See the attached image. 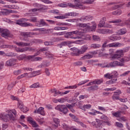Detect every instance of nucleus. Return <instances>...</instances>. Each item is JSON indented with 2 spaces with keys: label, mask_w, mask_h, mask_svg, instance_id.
<instances>
[{
  "label": "nucleus",
  "mask_w": 130,
  "mask_h": 130,
  "mask_svg": "<svg viewBox=\"0 0 130 130\" xmlns=\"http://www.w3.org/2000/svg\"><path fill=\"white\" fill-rule=\"evenodd\" d=\"M17 115V112L15 110H11L0 114V118L2 120L5 122H9V121H15L16 120V116Z\"/></svg>",
  "instance_id": "f257e3e1"
},
{
  "label": "nucleus",
  "mask_w": 130,
  "mask_h": 130,
  "mask_svg": "<svg viewBox=\"0 0 130 130\" xmlns=\"http://www.w3.org/2000/svg\"><path fill=\"white\" fill-rule=\"evenodd\" d=\"M92 26H90L89 23H78L77 26L78 27H80L81 28H86L90 30V31H94L96 28H97L96 23L95 22H91Z\"/></svg>",
  "instance_id": "f03ea898"
},
{
  "label": "nucleus",
  "mask_w": 130,
  "mask_h": 130,
  "mask_svg": "<svg viewBox=\"0 0 130 130\" xmlns=\"http://www.w3.org/2000/svg\"><path fill=\"white\" fill-rule=\"evenodd\" d=\"M129 48L130 47H128L123 49V50H119L116 51V53L117 54H114L112 56V58H120V57L123 56V53H125V52H128Z\"/></svg>",
  "instance_id": "7ed1b4c3"
},
{
  "label": "nucleus",
  "mask_w": 130,
  "mask_h": 130,
  "mask_svg": "<svg viewBox=\"0 0 130 130\" xmlns=\"http://www.w3.org/2000/svg\"><path fill=\"white\" fill-rule=\"evenodd\" d=\"M28 21V19L26 18H20L17 20H16V24L21 26V27H28V26H33L31 23H28L27 22Z\"/></svg>",
  "instance_id": "20e7f679"
},
{
  "label": "nucleus",
  "mask_w": 130,
  "mask_h": 130,
  "mask_svg": "<svg viewBox=\"0 0 130 130\" xmlns=\"http://www.w3.org/2000/svg\"><path fill=\"white\" fill-rule=\"evenodd\" d=\"M107 44V42H105L102 45V47L103 48H106L108 47H120V46H122L123 44L120 43H114L111 44Z\"/></svg>",
  "instance_id": "39448f33"
},
{
  "label": "nucleus",
  "mask_w": 130,
  "mask_h": 130,
  "mask_svg": "<svg viewBox=\"0 0 130 130\" xmlns=\"http://www.w3.org/2000/svg\"><path fill=\"white\" fill-rule=\"evenodd\" d=\"M55 109L56 110H58L60 111V112H62L63 114H67L68 112H69V110L68 108L64 105H57Z\"/></svg>",
  "instance_id": "423d86ee"
},
{
  "label": "nucleus",
  "mask_w": 130,
  "mask_h": 130,
  "mask_svg": "<svg viewBox=\"0 0 130 130\" xmlns=\"http://www.w3.org/2000/svg\"><path fill=\"white\" fill-rule=\"evenodd\" d=\"M74 9H80V10H85L86 7L81 5L80 0H74Z\"/></svg>",
  "instance_id": "0eeeda50"
},
{
  "label": "nucleus",
  "mask_w": 130,
  "mask_h": 130,
  "mask_svg": "<svg viewBox=\"0 0 130 130\" xmlns=\"http://www.w3.org/2000/svg\"><path fill=\"white\" fill-rule=\"evenodd\" d=\"M0 34L2 37L7 38V37H10V31L8 29L2 28L0 31Z\"/></svg>",
  "instance_id": "6e6552de"
},
{
  "label": "nucleus",
  "mask_w": 130,
  "mask_h": 130,
  "mask_svg": "<svg viewBox=\"0 0 130 130\" xmlns=\"http://www.w3.org/2000/svg\"><path fill=\"white\" fill-rule=\"evenodd\" d=\"M98 32L101 34H112L113 33L112 30L109 29H99Z\"/></svg>",
  "instance_id": "1a4fd4ad"
},
{
  "label": "nucleus",
  "mask_w": 130,
  "mask_h": 130,
  "mask_svg": "<svg viewBox=\"0 0 130 130\" xmlns=\"http://www.w3.org/2000/svg\"><path fill=\"white\" fill-rule=\"evenodd\" d=\"M17 62V59L14 58H11L9 60L7 61L6 64L8 66V67H13L16 64Z\"/></svg>",
  "instance_id": "9d476101"
},
{
  "label": "nucleus",
  "mask_w": 130,
  "mask_h": 130,
  "mask_svg": "<svg viewBox=\"0 0 130 130\" xmlns=\"http://www.w3.org/2000/svg\"><path fill=\"white\" fill-rule=\"evenodd\" d=\"M71 50L73 52L72 53V55L75 56H79V55H80V49L74 47V48H71Z\"/></svg>",
  "instance_id": "9b49d317"
},
{
  "label": "nucleus",
  "mask_w": 130,
  "mask_h": 130,
  "mask_svg": "<svg viewBox=\"0 0 130 130\" xmlns=\"http://www.w3.org/2000/svg\"><path fill=\"white\" fill-rule=\"evenodd\" d=\"M34 113H38L41 114V115H45V113L44 112V108L41 107L38 110L34 111Z\"/></svg>",
  "instance_id": "f8f14e48"
},
{
  "label": "nucleus",
  "mask_w": 130,
  "mask_h": 130,
  "mask_svg": "<svg viewBox=\"0 0 130 130\" xmlns=\"http://www.w3.org/2000/svg\"><path fill=\"white\" fill-rule=\"evenodd\" d=\"M82 33H84V29H78L72 31L73 35H75L76 36H80L82 35Z\"/></svg>",
  "instance_id": "ddd939ff"
},
{
  "label": "nucleus",
  "mask_w": 130,
  "mask_h": 130,
  "mask_svg": "<svg viewBox=\"0 0 130 130\" xmlns=\"http://www.w3.org/2000/svg\"><path fill=\"white\" fill-rule=\"evenodd\" d=\"M4 8H8V9H12L13 10H18L19 9V6L17 5H5L4 6Z\"/></svg>",
  "instance_id": "4468645a"
},
{
  "label": "nucleus",
  "mask_w": 130,
  "mask_h": 130,
  "mask_svg": "<svg viewBox=\"0 0 130 130\" xmlns=\"http://www.w3.org/2000/svg\"><path fill=\"white\" fill-rule=\"evenodd\" d=\"M35 34H36L34 32H21L22 36H24V37H31V36L35 35Z\"/></svg>",
  "instance_id": "2eb2a0df"
},
{
  "label": "nucleus",
  "mask_w": 130,
  "mask_h": 130,
  "mask_svg": "<svg viewBox=\"0 0 130 130\" xmlns=\"http://www.w3.org/2000/svg\"><path fill=\"white\" fill-rule=\"evenodd\" d=\"M88 49V46L84 45L81 47V49L79 50V54H83L86 52V50Z\"/></svg>",
  "instance_id": "dca6fc26"
},
{
  "label": "nucleus",
  "mask_w": 130,
  "mask_h": 130,
  "mask_svg": "<svg viewBox=\"0 0 130 130\" xmlns=\"http://www.w3.org/2000/svg\"><path fill=\"white\" fill-rule=\"evenodd\" d=\"M14 47L17 52H26V50H27V48H25V47L19 48V47H17L16 46H14Z\"/></svg>",
  "instance_id": "f3484780"
},
{
  "label": "nucleus",
  "mask_w": 130,
  "mask_h": 130,
  "mask_svg": "<svg viewBox=\"0 0 130 130\" xmlns=\"http://www.w3.org/2000/svg\"><path fill=\"white\" fill-rule=\"evenodd\" d=\"M127 32V30H126V28H123L118 30V34H119V35H124V34H125Z\"/></svg>",
  "instance_id": "a211bd4d"
},
{
  "label": "nucleus",
  "mask_w": 130,
  "mask_h": 130,
  "mask_svg": "<svg viewBox=\"0 0 130 130\" xmlns=\"http://www.w3.org/2000/svg\"><path fill=\"white\" fill-rule=\"evenodd\" d=\"M106 21V17H103L100 21V28H103V26L105 24Z\"/></svg>",
  "instance_id": "6ab92c4d"
},
{
  "label": "nucleus",
  "mask_w": 130,
  "mask_h": 130,
  "mask_svg": "<svg viewBox=\"0 0 130 130\" xmlns=\"http://www.w3.org/2000/svg\"><path fill=\"white\" fill-rule=\"evenodd\" d=\"M98 90V86L94 85V86H91L88 88L87 91H96Z\"/></svg>",
  "instance_id": "aec40b11"
},
{
  "label": "nucleus",
  "mask_w": 130,
  "mask_h": 130,
  "mask_svg": "<svg viewBox=\"0 0 130 130\" xmlns=\"http://www.w3.org/2000/svg\"><path fill=\"white\" fill-rule=\"evenodd\" d=\"M91 124L93 126H95L96 128H98L99 129H100L101 128V123H99L98 125H97L98 123H96V122H92L91 123Z\"/></svg>",
  "instance_id": "412c9836"
},
{
  "label": "nucleus",
  "mask_w": 130,
  "mask_h": 130,
  "mask_svg": "<svg viewBox=\"0 0 130 130\" xmlns=\"http://www.w3.org/2000/svg\"><path fill=\"white\" fill-rule=\"evenodd\" d=\"M51 91L52 93H54V94L53 95L54 97H56V95H58V94H60V95H61V92L59 91L56 90L55 89L51 90Z\"/></svg>",
  "instance_id": "4be33fe9"
},
{
  "label": "nucleus",
  "mask_w": 130,
  "mask_h": 130,
  "mask_svg": "<svg viewBox=\"0 0 130 130\" xmlns=\"http://www.w3.org/2000/svg\"><path fill=\"white\" fill-rule=\"evenodd\" d=\"M107 67H110L111 68H115L117 67L116 61H114L110 62Z\"/></svg>",
  "instance_id": "5701e85b"
},
{
  "label": "nucleus",
  "mask_w": 130,
  "mask_h": 130,
  "mask_svg": "<svg viewBox=\"0 0 130 130\" xmlns=\"http://www.w3.org/2000/svg\"><path fill=\"white\" fill-rule=\"evenodd\" d=\"M53 121L54 122V123H55L56 125H55V126L56 127H57V126H58V124H59V119L57 118H53Z\"/></svg>",
  "instance_id": "b1692460"
},
{
  "label": "nucleus",
  "mask_w": 130,
  "mask_h": 130,
  "mask_svg": "<svg viewBox=\"0 0 130 130\" xmlns=\"http://www.w3.org/2000/svg\"><path fill=\"white\" fill-rule=\"evenodd\" d=\"M67 44L68 43H67V42H64L61 43L60 44L57 45V46L59 48H62L63 46H66Z\"/></svg>",
  "instance_id": "393cba45"
},
{
  "label": "nucleus",
  "mask_w": 130,
  "mask_h": 130,
  "mask_svg": "<svg viewBox=\"0 0 130 130\" xmlns=\"http://www.w3.org/2000/svg\"><path fill=\"white\" fill-rule=\"evenodd\" d=\"M18 60H23L24 58H26L25 54H21L17 57Z\"/></svg>",
  "instance_id": "a878e982"
},
{
  "label": "nucleus",
  "mask_w": 130,
  "mask_h": 130,
  "mask_svg": "<svg viewBox=\"0 0 130 130\" xmlns=\"http://www.w3.org/2000/svg\"><path fill=\"white\" fill-rule=\"evenodd\" d=\"M72 35H73V31L66 32L64 36L66 38H72Z\"/></svg>",
  "instance_id": "bb28decb"
},
{
  "label": "nucleus",
  "mask_w": 130,
  "mask_h": 130,
  "mask_svg": "<svg viewBox=\"0 0 130 130\" xmlns=\"http://www.w3.org/2000/svg\"><path fill=\"white\" fill-rule=\"evenodd\" d=\"M121 113V111H118L115 113H112V115L113 116H115V117H120V114Z\"/></svg>",
  "instance_id": "cd10ccee"
},
{
  "label": "nucleus",
  "mask_w": 130,
  "mask_h": 130,
  "mask_svg": "<svg viewBox=\"0 0 130 130\" xmlns=\"http://www.w3.org/2000/svg\"><path fill=\"white\" fill-rule=\"evenodd\" d=\"M28 73H24V74L21 75L20 76H19L17 77V80H20V79L25 78V77H27V76H28Z\"/></svg>",
  "instance_id": "c85d7f7f"
},
{
  "label": "nucleus",
  "mask_w": 130,
  "mask_h": 130,
  "mask_svg": "<svg viewBox=\"0 0 130 130\" xmlns=\"http://www.w3.org/2000/svg\"><path fill=\"white\" fill-rule=\"evenodd\" d=\"M102 83H103V81L102 80H95L93 81V84L95 85H100V84H102Z\"/></svg>",
  "instance_id": "c756f323"
},
{
  "label": "nucleus",
  "mask_w": 130,
  "mask_h": 130,
  "mask_svg": "<svg viewBox=\"0 0 130 130\" xmlns=\"http://www.w3.org/2000/svg\"><path fill=\"white\" fill-rule=\"evenodd\" d=\"M109 23H113L114 24H118V23H121V19H116L115 20L109 21Z\"/></svg>",
  "instance_id": "7c9ffc66"
},
{
  "label": "nucleus",
  "mask_w": 130,
  "mask_h": 130,
  "mask_svg": "<svg viewBox=\"0 0 130 130\" xmlns=\"http://www.w3.org/2000/svg\"><path fill=\"white\" fill-rule=\"evenodd\" d=\"M95 0H86L83 2V4H87V5H92Z\"/></svg>",
  "instance_id": "2f4dec72"
},
{
  "label": "nucleus",
  "mask_w": 130,
  "mask_h": 130,
  "mask_svg": "<svg viewBox=\"0 0 130 130\" xmlns=\"http://www.w3.org/2000/svg\"><path fill=\"white\" fill-rule=\"evenodd\" d=\"M92 39L94 41H100V37H99L98 36H92Z\"/></svg>",
  "instance_id": "473e14b6"
},
{
  "label": "nucleus",
  "mask_w": 130,
  "mask_h": 130,
  "mask_svg": "<svg viewBox=\"0 0 130 130\" xmlns=\"http://www.w3.org/2000/svg\"><path fill=\"white\" fill-rule=\"evenodd\" d=\"M92 57H93V55H92L87 54V55H84L83 57V58L84 59H90V58H92Z\"/></svg>",
  "instance_id": "72a5a7b5"
},
{
  "label": "nucleus",
  "mask_w": 130,
  "mask_h": 130,
  "mask_svg": "<svg viewBox=\"0 0 130 130\" xmlns=\"http://www.w3.org/2000/svg\"><path fill=\"white\" fill-rule=\"evenodd\" d=\"M91 47L95 49L96 48H99L100 47H101V45L98 44H91Z\"/></svg>",
  "instance_id": "f704fd0d"
},
{
  "label": "nucleus",
  "mask_w": 130,
  "mask_h": 130,
  "mask_svg": "<svg viewBox=\"0 0 130 130\" xmlns=\"http://www.w3.org/2000/svg\"><path fill=\"white\" fill-rule=\"evenodd\" d=\"M91 107V105L88 104V105H84L83 106V108L82 109V110H84V111H86V109H89V108Z\"/></svg>",
  "instance_id": "c9c22d12"
},
{
  "label": "nucleus",
  "mask_w": 130,
  "mask_h": 130,
  "mask_svg": "<svg viewBox=\"0 0 130 130\" xmlns=\"http://www.w3.org/2000/svg\"><path fill=\"white\" fill-rule=\"evenodd\" d=\"M40 22H41V23L38 26H45V25L47 26V24H46V22H45V21H44V20L41 19Z\"/></svg>",
  "instance_id": "e433bc0d"
},
{
  "label": "nucleus",
  "mask_w": 130,
  "mask_h": 130,
  "mask_svg": "<svg viewBox=\"0 0 130 130\" xmlns=\"http://www.w3.org/2000/svg\"><path fill=\"white\" fill-rule=\"evenodd\" d=\"M5 55L6 56H9V57H13V56H16V54L13 52H10L6 54Z\"/></svg>",
  "instance_id": "4c0bfd02"
},
{
  "label": "nucleus",
  "mask_w": 130,
  "mask_h": 130,
  "mask_svg": "<svg viewBox=\"0 0 130 130\" xmlns=\"http://www.w3.org/2000/svg\"><path fill=\"white\" fill-rule=\"evenodd\" d=\"M42 68H47L49 66V63L48 62H43L42 63Z\"/></svg>",
  "instance_id": "58836bf2"
},
{
  "label": "nucleus",
  "mask_w": 130,
  "mask_h": 130,
  "mask_svg": "<svg viewBox=\"0 0 130 130\" xmlns=\"http://www.w3.org/2000/svg\"><path fill=\"white\" fill-rule=\"evenodd\" d=\"M29 88H39V83H36L29 86Z\"/></svg>",
  "instance_id": "ea45409f"
},
{
  "label": "nucleus",
  "mask_w": 130,
  "mask_h": 130,
  "mask_svg": "<svg viewBox=\"0 0 130 130\" xmlns=\"http://www.w3.org/2000/svg\"><path fill=\"white\" fill-rule=\"evenodd\" d=\"M39 11L48 10V7L46 6L41 5V7L39 9Z\"/></svg>",
  "instance_id": "a19ab883"
},
{
  "label": "nucleus",
  "mask_w": 130,
  "mask_h": 130,
  "mask_svg": "<svg viewBox=\"0 0 130 130\" xmlns=\"http://www.w3.org/2000/svg\"><path fill=\"white\" fill-rule=\"evenodd\" d=\"M116 95L117 94L115 93L113 94V95L112 96V98L113 100H119L120 98L118 96H117Z\"/></svg>",
  "instance_id": "79ce46f5"
},
{
  "label": "nucleus",
  "mask_w": 130,
  "mask_h": 130,
  "mask_svg": "<svg viewBox=\"0 0 130 130\" xmlns=\"http://www.w3.org/2000/svg\"><path fill=\"white\" fill-rule=\"evenodd\" d=\"M29 22H37V17H31L30 19H28Z\"/></svg>",
  "instance_id": "37998d69"
},
{
  "label": "nucleus",
  "mask_w": 130,
  "mask_h": 130,
  "mask_svg": "<svg viewBox=\"0 0 130 130\" xmlns=\"http://www.w3.org/2000/svg\"><path fill=\"white\" fill-rule=\"evenodd\" d=\"M82 64H83V62H82L81 61H78L74 63V65L75 66H82Z\"/></svg>",
  "instance_id": "c03bdc74"
},
{
  "label": "nucleus",
  "mask_w": 130,
  "mask_h": 130,
  "mask_svg": "<svg viewBox=\"0 0 130 130\" xmlns=\"http://www.w3.org/2000/svg\"><path fill=\"white\" fill-rule=\"evenodd\" d=\"M58 7L60 8H68V5L67 4H59Z\"/></svg>",
  "instance_id": "a18cd8bd"
},
{
  "label": "nucleus",
  "mask_w": 130,
  "mask_h": 130,
  "mask_svg": "<svg viewBox=\"0 0 130 130\" xmlns=\"http://www.w3.org/2000/svg\"><path fill=\"white\" fill-rule=\"evenodd\" d=\"M21 73H22V70H21L15 71L14 72V74L16 76H18V75H20L21 74Z\"/></svg>",
  "instance_id": "49530a36"
},
{
  "label": "nucleus",
  "mask_w": 130,
  "mask_h": 130,
  "mask_svg": "<svg viewBox=\"0 0 130 130\" xmlns=\"http://www.w3.org/2000/svg\"><path fill=\"white\" fill-rule=\"evenodd\" d=\"M30 123L32 124L34 127H38V126H39V125L37 123H36L35 121H32V123Z\"/></svg>",
  "instance_id": "de8ad7c7"
},
{
  "label": "nucleus",
  "mask_w": 130,
  "mask_h": 130,
  "mask_svg": "<svg viewBox=\"0 0 130 130\" xmlns=\"http://www.w3.org/2000/svg\"><path fill=\"white\" fill-rule=\"evenodd\" d=\"M18 107L20 108V110H23L24 109V105L19 103L18 105Z\"/></svg>",
  "instance_id": "09e8293b"
},
{
  "label": "nucleus",
  "mask_w": 130,
  "mask_h": 130,
  "mask_svg": "<svg viewBox=\"0 0 130 130\" xmlns=\"http://www.w3.org/2000/svg\"><path fill=\"white\" fill-rule=\"evenodd\" d=\"M87 82H88V80L82 81L79 82V83H78L77 86H82V85H84V84H86V83H87Z\"/></svg>",
  "instance_id": "8fccbe9b"
},
{
  "label": "nucleus",
  "mask_w": 130,
  "mask_h": 130,
  "mask_svg": "<svg viewBox=\"0 0 130 130\" xmlns=\"http://www.w3.org/2000/svg\"><path fill=\"white\" fill-rule=\"evenodd\" d=\"M4 11H7L8 15L9 14H13L15 13V11H13L12 10H8V9H3Z\"/></svg>",
  "instance_id": "3c124183"
},
{
  "label": "nucleus",
  "mask_w": 130,
  "mask_h": 130,
  "mask_svg": "<svg viewBox=\"0 0 130 130\" xmlns=\"http://www.w3.org/2000/svg\"><path fill=\"white\" fill-rule=\"evenodd\" d=\"M117 67H124V64L123 63H121V62H118V61H116Z\"/></svg>",
  "instance_id": "603ef678"
},
{
  "label": "nucleus",
  "mask_w": 130,
  "mask_h": 130,
  "mask_svg": "<svg viewBox=\"0 0 130 130\" xmlns=\"http://www.w3.org/2000/svg\"><path fill=\"white\" fill-rule=\"evenodd\" d=\"M75 104H72L71 105H70L69 104H67L66 106H67V107L69 108V109H71L72 108H73V107H74V106H75Z\"/></svg>",
  "instance_id": "864d4df0"
},
{
  "label": "nucleus",
  "mask_w": 130,
  "mask_h": 130,
  "mask_svg": "<svg viewBox=\"0 0 130 130\" xmlns=\"http://www.w3.org/2000/svg\"><path fill=\"white\" fill-rule=\"evenodd\" d=\"M42 3H44V4H52V2L49 0H40Z\"/></svg>",
  "instance_id": "5fc2aeb1"
},
{
  "label": "nucleus",
  "mask_w": 130,
  "mask_h": 130,
  "mask_svg": "<svg viewBox=\"0 0 130 130\" xmlns=\"http://www.w3.org/2000/svg\"><path fill=\"white\" fill-rule=\"evenodd\" d=\"M80 21H81L82 22H85L86 21H87V16H82L80 18Z\"/></svg>",
  "instance_id": "6e6d98bb"
},
{
  "label": "nucleus",
  "mask_w": 130,
  "mask_h": 130,
  "mask_svg": "<svg viewBox=\"0 0 130 130\" xmlns=\"http://www.w3.org/2000/svg\"><path fill=\"white\" fill-rule=\"evenodd\" d=\"M71 17H77V16H79V13H77L76 12H71Z\"/></svg>",
  "instance_id": "4d7b16f0"
},
{
  "label": "nucleus",
  "mask_w": 130,
  "mask_h": 130,
  "mask_svg": "<svg viewBox=\"0 0 130 130\" xmlns=\"http://www.w3.org/2000/svg\"><path fill=\"white\" fill-rule=\"evenodd\" d=\"M116 125L117 127H122L123 126V124H122V123L118 122H116Z\"/></svg>",
  "instance_id": "13d9d810"
},
{
  "label": "nucleus",
  "mask_w": 130,
  "mask_h": 130,
  "mask_svg": "<svg viewBox=\"0 0 130 130\" xmlns=\"http://www.w3.org/2000/svg\"><path fill=\"white\" fill-rule=\"evenodd\" d=\"M27 121H28L29 123H31L32 121H34V120H33V118L31 117H28L27 118Z\"/></svg>",
  "instance_id": "bf43d9fd"
},
{
  "label": "nucleus",
  "mask_w": 130,
  "mask_h": 130,
  "mask_svg": "<svg viewBox=\"0 0 130 130\" xmlns=\"http://www.w3.org/2000/svg\"><path fill=\"white\" fill-rule=\"evenodd\" d=\"M130 73V71H128L120 75V77H124L125 76H127V75H128V74H129Z\"/></svg>",
  "instance_id": "052dcab7"
},
{
  "label": "nucleus",
  "mask_w": 130,
  "mask_h": 130,
  "mask_svg": "<svg viewBox=\"0 0 130 130\" xmlns=\"http://www.w3.org/2000/svg\"><path fill=\"white\" fill-rule=\"evenodd\" d=\"M47 50H48V47H45L40 49L39 51L43 52V51H47Z\"/></svg>",
  "instance_id": "680f3d73"
},
{
  "label": "nucleus",
  "mask_w": 130,
  "mask_h": 130,
  "mask_svg": "<svg viewBox=\"0 0 130 130\" xmlns=\"http://www.w3.org/2000/svg\"><path fill=\"white\" fill-rule=\"evenodd\" d=\"M104 28H111V25L106 23H105V25H104V26H103Z\"/></svg>",
  "instance_id": "e2e57ef3"
},
{
  "label": "nucleus",
  "mask_w": 130,
  "mask_h": 130,
  "mask_svg": "<svg viewBox=\"0 0 130 130\" xmlns=\"http://www.w3.org/2000/svg\"><path fill=\"white\" fill-rule=\"evenodd\" d=\"M16 45H18V46H21L22 47H24V42H19V43H16Z\"/></svg>",
  "instance_id": "0e129e2a"
},
{
  "label": "nucleus",
  "mask_w": 130,
  "mask_h": 130,
  "mask_svg": "<svg viewBox=\"0 0 130 130\" xmlns=\"http://www.w3.org/2000/svg\"><path fill=\"white\" fill-rule=\"evenodd\" d=\"M51 13L53 14H59V11L58 10H53L51 11Z\"/></svg>",
  "instance_id": "69168bd1"
},
{
  "label": "nucleus",
  "mask_w": 130,
  "mask_h": 130,
  "mask_svg": "<svg viewBox=\"0 0 130 130\" xmlns=\"http://www.w3.org/2000/svg\"><path fill=\"white\" fill-rule=\"evenodd\" d=\"M8 126H9V125H8V124H3L2 125V129L5 130L6 128H8Z\"/></svg>",
  "instance_id": "338daca9"
},
{
  "label": "nucleus",
  "mask_w": 130,
  "mask_h": 130,
  "mask_svg": "<svg viewBox=\"0 0 130 130\" xmlns=\"http://www.w3.org/2000/svg\"><path fill=\"white\" fill-rule=\"evenodd\" d=\"M101 119H103L104 120H108V117L105 116V115H102L101 117Z\"/></svg>",
  "instance_id": "774afa93"
}]
</instances>
